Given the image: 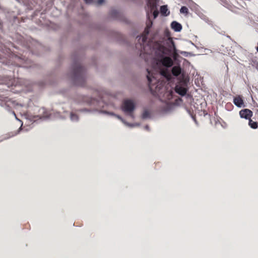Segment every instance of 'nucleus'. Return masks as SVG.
Wrapping results in <instances>:
<instances>
[{
  "label": "nucleus",
  "instance_id": "obj_1",
  "mask_svg": "<svg viewBox=\"0 0 258 258\" xmlns=\"http://www.w3.org/2000/svg\"><path fill=\"white\" fill-rule=\"evenodd\" d=\"M166 51V49L164 47L159 44H156L154 46L155 59L153 67L156 73L147 70V78L149 83H151L156 78L155 76L157 73H159L167 80H170L171 79V75L168 68L171 67L173 62L171 58L165 55Z\"/></svg>",
  "mask_w": 258,
  "mask_h": 258
},
{
  "label": "nucleus",
  "instance_id": "obj_2",
  "mask_svg": "<svg viewBox=\"0 0 258 258\" xmlns=\"http://www.w3.org/2000/svg\"><path fill=\"white\" fill-rule=\"evenodd\" d=\"M137 107V102L134 99L126 98L122 101L121 108L122 110L127 114L131 117L134 118V112Z\"/></svg>",
  "mask_w": 258,
  "mask_h": 258
},
{
  "label": "nucleus",
  "instance_id": "obj_3",
  "mask_svg": "<svg viewBox=\"0 0 258 258\" xmlns=\"http://www.w3.org/2000/svg\"><path fill=\"white\" fill-rule=\"evenodd\" d=\"M114 117H115L116 119L120 120L126 126L130 128L138 127L140 125V124L139 123H130L126 122L123 118H122L121 116H120L118 115H116L114 114Z\"/></svg>",
  "mask_w": 258,
  "mask_h": 258
},
{
  "label": "nucleus",
  "instance_id": "obj_4",
  "mask_svg": "<svg viewBox=\"0 0 258 258\" xmlns=\"http://www.w3.org/2000/svg\"><path fill=\"white\" fill-rule=\"evenodd\" d=\"M239 114L241 118L249 119L252 116V112L248 109H245L241 110Z\"/></svg>",
  "mask_w": 258,
  "mask_h": 258
},
{
  "label": "nucleus",
  "instance_id": "obj_5",
  "mask_svg": "<svg viewBox=\"0 0 258 258\" xmlns=\"http://www.w3.org/2000/svg\"><path fill=\"white\" fill-rule=\"evenodd\" d=\"M234 104L238 107L244 106V101L241 96L238 95L234 97L233 99Z\"/></svg>",
  "mask_w": 258,
  "mask_h": 258
},
{
  "label": "nucleus",
  "instance_id": "obj_6",
  "mask_svg": "<svg viewBox=\"0 0 258 258\" xmlns=\"http://www.w3.org/2000/svg\"><path fill=\"white\" fill-rule=\"evenodd\" d=\"M175 91L176 93L181 96H184L186 93V89L180 86H176Z\"/></svg>",
  "mask_w": 258,
  "mask_h": 258
},
{
  "label": "nucleus",
  "instance_id": "obj_7",
  "mask_svg": "<svg viewBox=\"0 0 258 258\" xmlns=\"http://www.w3.org/2000/svg\"><path fill=\"white\" fill-rule=\"evenodd\" d=\"M151 117V112L148 109H144L142 114V118L144 119H146L150 118Z\"/></svg>",
  "mask_w": 258,
  "mask_h": 258
},
{
  "label": "nucleus",
  "instance_id": "obj_8",
  "mask_svg": "<svg viewBox=\"0 0 258 258\" xmlns=\"http://www.w3.org/2000/svg\"><path fill=\"white\" fill-rule=\"evenodd\" d=\"M171 27L173 29H174L175 31H177V32H179L180 31L181 29H182V26L181 25L176 22H173L172 23H171Z\"/></svg>",
  "mask_w": 258,
  "mask_h": 258
},
{
  "label": "nucleus",
  "instance_id": "obj_9",
  "mask_svg": "<svg viewBox=\"0 0 258 258\" xmlns=\"http://www.w3.org/2000/svg\"><path fill=\"white\" fill-rule=\"evenodd\" d=\"M172 73L175 76H178L181 73V69L178 66H174L172 69Z\"/></svg>",
  "mask_w": 258,
  "mask_h": 258
},
{
  "label": "nucleus",
  "instance_id": "obj_10",
  "mask_svg": "<svg viewBox=\"0 0 258 258\" xmlns=\"http://www.w3.org/2000/svg\"><path fill=\"white\" fill-rule=\"evenodd\" d=\"M160 12L162 15L165 16L168 15L169 13L166 6H161L160 8Z\"/></svg>",
  "mask_w": 258,
  "mask_h": 258
},
{
  "label": "nucleus",
  "instance_id": "obj_11",
  "mask_svg": "<svg viewBox=\"0 0 258 258\" xmlns=\"http://www.w3.org/2000/svg\"><path fill=\"white\" fill-rule=\"evenodd\" d=\"M152 24V23L151 22L150 24L148 25L147 26V28L145 30L144 33V36L142 37L143 41H145L146 40V35H147L149 34V29L151 26Z\"/></svg>",
  "mask_w": 258,
  "mask_h": 258
},
{
  "label": "nucleus",
  "instance_id": "obj_12",
  "mask_svg": "<svg viewBox=\"0 0 258 258\" xmlns=\"http://www.w3.org/2000/svg\"><path fill=\"white\" fill-rule=\"evenodd\" d=\"M157 0H149V6L151 7V10H153L156 7Z\"/></svg>",
  "mask_w": 258,
  "mask_h": 258
},
{
  "label": "nucleus",
  "instance_id": "obj_13",
  "mask_svg": "<svg viewBox=\"0 0 258 258\" xmlns=\"http://www.w3.org/2000/svg\"><path fill=\"white\" fill-rule=\"evenodd\" d=\"M248 124L252 128H256L257 127V123L251 120L250 118L249 119Z\"/></svg>",
  "mask_w": 258,
  "mask_h": 258
},
{
  "label": "nucleus",
  "instance_id": "obj_14",
  "mask_svg": "<svg viewBox=\"0 0 258 258\" xmlns=\"http://www.w3.org/2000/svg\"><path fill=\"white\" fill-rule=\"evenodd\" d=\"M173 107H174V105H168L167 107V108L165 110V112L168 113V112H170L171 110H173Z\"/></svg>",
  "mask_w": 258,
  "mask_h": 258
},
{
  "label": "nucleus",
  "instance_id": "obj_15",
  "mask_svg": "<svg viewBox=\"0 0 258 258\" xmlns=\"http://www.w3.org/2000/svg\"><path fill=\"white\" fill-rule=\"evenodd\" d=\"M180 13L183 14H187L188 12V9L185 7H182L180 10Z\"/></svg>",
  "mask_w": 258,
  "mask_h": 258
},
{
  "label": "nucleus",
  "instance_id": "obj_16",
  "mask_svg": "<svg viewBox=\"0 0 258 258\" xmlns=\"http://www.w3.org/2000/svg\"><path fill=\"white\" fill-rule=\"evenodd\" d=\"M71 119L74 121H77V120H78V116L75 114L71 113Z\"/></svg>",
  "mask_w": 258,
  "mask_h": 258
},
{
  "label": "nucleus",
  "instance_id": "obj_17",
  "mask_svg": "<svg viewBox=\"0 0 258 258\" xmlns=\"http://www.w3.org/2000/svg\"><path fill=\"white\" fill-rule=\"evenodd\" d=\"M105 2V0H97L96 2H94L96 6L102 5Z\"/></svg>",
  "mask_w": 258,
  "mask_h": 258
},
{
  "label": "nucleus",
  "instance_id": "obj_18",
  "mask_svg": "<svg viewBox=\"0 0 258 258\" xmlns=\"http://www.w3.org/2000/svg\"><path fill=\"white\" fill-rule=\"evenodd\" d=\"M81 68H79L75 72V77L77 78L80 76Z\"/></svg>",
  "mask_w": 258,
  "mask_h": 258
},
{
  "label": "nucleus",
  "instance_id": "obj_19",
  "mask_svg": "<svg viewBox=\"0 0 258 258\" xmlns=\"http://www.w3.org/2000/svg\"><path fill=\"white\" fill-rule=\"evenodd\" d=\"M171 44H172V49H173V54L174 56H175L177 54L175 46L173 42H171Z\"/></svg>",
  "mask_w": 258,
  "mask_h": 258
},
{
  "label": "nucleus",
  "instance_id": "obj_20",
  "mask_svg": "<svg viewBox=\"0 0 258 258\" xmlns=\"http://www.w3.org/2000/svg\"><path fill=\"white\" fill-rule=\"evenodd\" d=\"M158 14H159V12L157 10L154 11L153 15H154V18H156L158 16Z\"/></svg>",
  "mask_w": 258,
  "mask_h": 258
},
{
  "label": "nucleus",
  "instance_id": "obj_21",
  "mask_svg": "<svg viewBox=\"0 0 258 258\" xmlns=\"http://www.w3.org/2000/svg\"><path fill=\"white\" fill-rule=\"evenodd\" d=\"M102 112L104 113L108 114V115H112V113L111 112H109L108 111L103 110V111H102Z\"/></svg>",
  "mask_w": 258,
  "mask_h": 258
},
{
  "label": "nucleus",
  "instance_id": "obj_22",
  "mask_svg": "<svg viewBox=\"0 0 258 258\" xmlns=\"http://www.w3.org/2000/svg\"><path fill=\"white\" fill-rule=\"evenodd\" d=\"M86 3L87 4H91L93 3V0H84Z\"/></svg>",
  "mask_w": 258,
  "mask_h": 258
},
{
  "label": "nucleus",
  "instance_id": "obj_23",
  "mask_svg": "<svg viewBox=\"0 0 258 258\" xmlns=\"http://www.w3.org/2000/svg\"><path fill=\"white\" fill-rule=\"evenodd\" d=\"M256 49H257V51L258 52V47H257Z\"/></svg>",
  "mask_w": 258,
  "mask_h": 258
}]
</instances>
